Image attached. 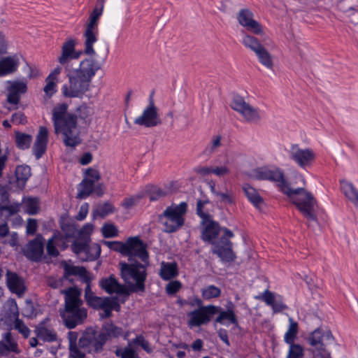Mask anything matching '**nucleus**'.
I'll return each mask as SVG.
<instances>
[{"label": "nucleus", "instance_id": "f257e3e1", "mask_svg": "<svg viewBox=\"0 0 358 358\" xmlns=\"http://www.w3.org/2000/svg\"><path fill=\"white\" fill-rule=\"evenodd\" d=\"M78 115L68 112L66 103H59L52 110V121L55 133L61 135L64 144L66 147L75 148L81 143L80 131L78 127V117L87 120L92 115V109L86 105L79 106Z\"/></svg>", "mask_w": 358, "mask_h": 358}, {"label": "nucleus", "instance_id": "f03ea898", "mask_svg": "<svg viewBox=\"0 0 358 358\" xmlns=\"http://www.w3.org/2000/svg\"><path fill=\"white\" fill-rule=\"evenodd\" d=\"M100 68V64L92 58L81 61L76 69L67 66L65 71L69 83L62 87L63 96L66 98H82L89 90L92 78Z\"/></svg>", "mask_w": 358, "mask_h": 358}, {"label": "nucleus", "instance_id": "7ed1b4c3", "mask_svg": "<svg viewBox=\"0 0 358 358\" xmlns=\"http://www.w3.org/2000/svg\"><path fill=\"white\" fill-rule=\"evenodd\" d=\"M201 231V239L213 245L212 252L217 255L222 261L232 262L236 256L232 250V243L230 238L234 233L220 226L218 222L208 220Z\"/></svg>", "mask_w": 358, "mask_h": 358}, {"label": "nucleus", "instance_id": "20e7f679", "mask_svg": "<svg viewBox=\"0 0 358 358\" xmlns=\"http://www.w3.org/2000/svg\"><path fill=\"white\" fill-rule=\"evenodd\" d=\"M62 293L64 294V309L61 316L65 325L69 329H73L87 317V310L83 306L79 289L70 287L62 290Z\"/></svg>", "mask_w": 358, "mask_h": 358}, {"label": "nucleus", "instance_id": "39448f33", "mask_svg": "<svg viewBox=\"0 0 358 358\" xmlns=\"http://www.w3.org/2000/svg\"><path fill=\"white\" fill-rule=\"evenodd\" d=\"M283 193L288 196L307 220L317 221L315 210L317 203L310 192L303 187L291 188L285 186Z\"/></svg>", "mask_w": 358, "mask_h": 358}, {"label": "nucleus", "instance_id": "423d86ee", "mask_svg": "<svg viewBox=\"0 0 358 358\" xmlns=\"http://www.w3.org/2000/svg\"><path fill=\"white\" fill-rule=\"evenodd\" d=\"M120 271L123 280L136 291H143L146 278L145 266L136 261L120 262Z\"/></svg>", "mask_w": 358, "mask_h": 358}, {"label": "nucleus", "instance_id": "0eeeda50", "mask_svg": "<svg viewBox=\"0 0 358 358\" xmlns=\"http://www.w3.org/2000/svg\"><path fill=\"white\" fill-rule=\"evenodd\" d=\"M186 210L185 202L166 208L159 217L160 222L164 226V231L167 233H173L180 228L184 224L183 215Z\"/></svg>", "mask_w": 358, "mask_h": 358}, {"label": "nucleus", "instance_id": "6e6552de", "mask_svg": "<svg viewBox=\"0 0 358 358\" xmlns=\"http://www.w3.org/2000/svg\"><path fill=\"white\" fill-rule=\"evenodd\" d=\"M288 155L289 159L303 170L312 166L316 157L311 148H302L299 144H292L288 150Z\"/></svg>", "mask_w": 358, "mask_h": 358}, {"label": "nucleus", "instance_id": "1a4fd4ad", "mask_svg": "<svg viewBox=\"0 0 358 358\" xmlns=\"http://www.w3.org/2000/svg\"><path fill=\"white\" fill-rule=\"evenodd\" d=\"M231 107L238 113L247 122L256 124L262 120L260 110L250 105L241 96L236 95L233 97Z\"/></svg>", "mask_w": 358, "mask_h": 358}, {"label": "nucleus", "instance_id": "9d476101", "mask_svg": "<svg viewBox=\"0 0 358 358\" xmlns=\"http://www.w3.org/2000/svg\"><path fill=\"white\" fill-rule=\"evenodd\" d=\"M220 310V306L208 305L190 311L187 314V324L190 328L207 324L210 322L212 317Z\"/></svg>", "mask_w": 358, "mask_h": 358}, {"label": "nucleus", "instance_id": "9b49d317", "mask_svg": "<svg viewBox=\"0 0 358 358\" xmlns=\"http://www.w3.org/2000/svg\"><path fill=\"white\" fill-rule=\"evenodd\" d=\"M105 344L99 331L93 329H87L80 338V348L85 354L101 352Z\"/></svg>", "mask_w": 358, "mask_h": 358}, {"label": "nucleus", "instance_id": "f8f14e48", "mask_svg": "<svg viewBox=\"0 0 358 358\" xmlns=\"http://www.w3.org/2000/svg\"><path fill=\"white\" fill-rule=\"evenodd\" d=\"M129 262L135 261L134 259L138 257L142 262L148 264V253L145 245L138 237H131L126 241V255Z\"/></svg>", "mask_w": 358, "mask_h": 358}, {"label": "nucleus", "instance_id": "ddd939ff", "mask_svg": "<svg viewBox=\"0 0 358 358\" xmlns=\"http://www.w3.org/2000/svg\"><path fill=\"white\" fill-rule=\"evenodd\" d=\"M44 241L41 234H38L34 240L30 241L23 250L25 257L34 262L40 261L43 255Z\"/></svg>", "mask_w": 358, "mask_h": 358}, {"label": "nucleus", "instance_id": "4468645a", "mask_svg": "<svg viewBox=\"0 0 358 358\" xmlns=\"http://www.w3.org/2000/svg\"><path fill=\"white\" fill-rule=\"evenodd\" d=\"M134 123L146 127H152L161 124L157 108L152 101L143 110L142 115L134 120Z\"/></svg>", "mask_w": 358, "mask_h": 358}, {"label": "nucleus", "instance_id": "2eb2a0df", "mask_svg": "<svg viewBox=\"0 0 358 358\" xmlns=\"http://www.w3.org/2000/svg\"><path fill=\"white\" fill-rule=\"evenodd\" d=\"M333 339V335L329 330L317 329L310 334L308 343L315 349L317 348H325L326 344L331 342Z\"/></svg>", "mask_w": 358, "mask_h": 358}, {"label": "nucleus", "instance_id": "dca6fc26", "mask_svg": "<svg viewBox=\"0 0 358 358\" xmlns=\"http://www.w3.org/2000/svg\"><path fill=\"white\" fill-rule=\"evenodd\" d=\"M82 55V52L75 50V43L73 40H69L64 43L62 48V55L58 58V62L62 65H65V68L69 65L73 59H78Z\"/></svg>", "mask_w": 358, "mask_h": 358}, {"label": "nucleus", "instance_id": "f3484780", "mask_svg": "<svg viewBox=\"0 0 358 358\" xmlns=\"http://www.w3.org/2000/svg\"><path fill=\"white\" fill-rule=\"evenodd\" d=\"M98 27L97 24H87L85 28V52L88 55H94L95 51L93 44L97 41Z\"/></svg>", "mask_w": 358, "mask_h": 358}, {"label": "nucleus", "instance_id": "a211bd4d", "mask_svg": "<svg viewBox=\"0 0 358 358\" xmlns=\"http://www.w3.org/2000/svg\"><path fill=\"white\" fill-rule=\"evenodd\" d=\"M27 83L24 81H14L8 88L7 101L8 103L17 105L22 94L27 92Z\"/></svg>", "mask_w": 358, "mask_h": 358}, {"label": "nucleus", "instance_id": "6ab92c4d", "mask_svg": "<svg viewBox=\"0 0 358 358\" xmlns=\"http://www.w3.org/2000/svg\"><path fill=\"white\" fill-rule=\"evenodd\" d=\"M10 352L19 354L20 350L11 333L8 331L2 335V339L0 341V355L7 356Z\"/></svg>", "mask_w": 358, "mask_h": 358}, {"label": "nucleus", "instance_id": "aec40b11", "mask_svg": "<svg viewBox=\"0 0 358 358\" xmlns=\"http://www.w3.org/2000/svg\"><path fill=\"white\" fill-rule=\"evenodd\" d=\"M48 141V131L45 127H41L36 136L33 147V152L37 159H39L45 152Z\"/></svg>", "mask_w": 358, "mask_h": 358}, {"label": "nucleus", "instance_id": "412c9836", "mask_svg": "<svg viewBox=\"0 0 358 358\" xmlns=\"http://www.w3.org/2000/svg\"><path fill=\"white\" fill-rule=\"evenodd\" d=\"M261 299L266 305L271 306L274 313H278L287 308L281 296L276 295L267 289L262 293Z\"/></svg>", "mask_w": 358, "mask_h": 358}, {"label": "nucleus", "instance_id": "4be33fe9", "mask_svg": "<svg viewBox=\"0 0 358 358\" xmlns=\"http://www.w3.org/2000/svg\"><path fill=\"white\" fill-rule=\"evenodd\" d=\"M100 287L108 294H122L125 288L120 284L114 275H111L108 278L101 279L99 281Z\"/></svg>", "mask_w": 358, "mask_h": 358}, {"label": "nucleus", "instance_id": "5701e85b", "mask_svg": "<svg viewBox=\"0 0 358 358\" xmlns=\"http://www.w3.org/2000/svg\"><path fill=\"white\" fill-rule=\"evenodd\" d=\"M6 284L9 289L18 295L24 292V286L23 280L15 273L7 271Z\"/></svg>", "mask_w": 358, "mask_h": 358}, {"label": "nucleus", "instance_id": "b1692460", "mask_svg": "<svg viewBox=\"0 0 358 358\" xmlns=\"http://www.w3.org/2000/svg\"><path fill=\"white\" fill-rule=\"evenodd\" d=\"M100 335L104 339L105 343L107 341L118 338L123 334V329L116 326L112 322H105L99 331Z\"/></svg>", "mask_w": 358, "mask_h": 358}, {"label": "nucleus", "instance_id": "393cba45", "mask_svg": "<svg viewBox=\"0 0 358 358\" xmlns=\"http://www.w3.org/2000/svg\"><path fill=\"white\" fill-rule=\"evenodd\" d=\"M15 321L13 322V328L21 334L24 338L29 336L31 331L24 322L19 319V312L17 303L15 302L10 307Z\"/></svg>", "mask_w": 358, "mask_h": 358}, {"label": "nucleus", "instance_id": "a878e982", "mask_svg": "<svg viewBox=\"0 0 358 358\" xmlns=\"http://www.w3.org/2000/svg\"><path fill=\"white\" fill-rule=\"evenodd\" d=\"M234 305L232 302L229 303L227 310H222L220 308V311L217 313L219 315L215 319V322L224 324V322L227 320L230 324H237L238 321L234 310Z\"/></svg>", "mask_w": 358, "mask_h": 358}, {"label": "nucleus", "instance_id": "bb28decb", "mask_svg": "<svg viewBox=\"0 0 358 358\" xmlns=\"http://www.w3.org/2000/svg\"><path fill=\"white\" fill-rule=\"evenodd\" d=\"M178 274V265L176 262L161 263L159 275L163 280H169L176 277Z\"/></svg>", "mask_w": 358, "mask_h": 358}, {"label": "nucleus", "instance_id": "cd10ccee", "mask_svg": "<svg viewBox=\"0 0 358 358\" xmlns=\"http://www.w3.org/2000/svg\"><path fill=\"white\" fill-rule=\"evenodd\" d=\"M64 276L66 278L70 275H78L82 278L83 281L88 280L90 275L87 270L83 266H76L66 262L64 263Z\"/></svg>", "mask_w": 358, "mask_h": 358}, {"label": "nucleus", "instance_id": "c85d7f7f", "mask_svg": "<svg viewBox=\"0 0 358 358\" xmlns=\"http://www.w3.org/2000/svg\"><path fill=\"white\" fill-rule=\"evenodd\" d=\"M18 66V59L15 57H7L0 61V76L14 72Z\"/></svg>", "mask_w": 358, "mask_h": 358}, {"label": "nucleus", "instance_id": "c756f323", "mask_svg": "<svg viewBox=\"0 0 358 358\" xmlns=\"http://www.w3.org/2000/svg\"><path fill=\"white\" fill-rule=\"evenodd\" d=\"M37 338L45 342H53L57 340V336L55 331L46 327L44 324H40L35 330Z\"/></svg>", "mask_w": 358, "mask_h": 358}, {"label": "nucleus", "instance_id": "7c9ffc66", "mask_svg": "<svg viewBox=\"0 0 358 358\" xmlns=\"http://www.w3.org/2000/svg\"><path fill=\"white\" fill-rule=\"evenodd\" d=\"M341 189L345 196L356 206H358V191L355 186L345 180H341Z\"/></svg>", "mask_w": 358, "mask_h": 358}, {"label": "nucleus", "instance_id": "2f4dec72", "mask_svg": "<svg viewBox=\"0 0 358 358\" xmlns=\"http://www.w3.org/2000/svg\"><path fill=\"white\" fill-rule=\"evenodd\" d=\"M268 180L275 181L278 182V185L283 192L285 186L289 187L285 179V176L282 170L276 166H271L270 173H268Z\"/></svg>", "mask_w": 358, "mask_h": 358}, {"label": "nucleus", "instance_id": "473e14b6", "mask_svg": "<svg viewBox=\"0 0 358 358\" xmlns=\"http://www.w3.org/2000/svg\"><path fill=\"white\" fill-rule=\"evenodd\" d=\"M268 180L275 181L278 182V185L283 192L285 186L289 187L285 179V176L282 170L276 166H271L270 173H268Z\"/></svg>", "mask_w": 358, "mask_h": 358}, {"label": "nucleus", "instance_id": "72a5a7b5", "mask_svg": "<svg viewBox=\"0 0 358 358\" xmlns=\"http://www.w3.org/2000/svg\"><path fill=\"white\" fill-rule=\"evenodd\" d=\"M243 189L248 200L255 207L260 208L261 205L263 203V200L258 194V192H257V190L250 185H249L248 184L244 185L243 187Z\"/></svg>", "mask_w": 358, "mask_h": 358}, {"label": "nucleus", "instance_id": "f704fd0d", "mask_svg": "<svg viewBox=\"0 0 358 358\" xmlns=\"http://www.w3.org/2000/svg\"><path fill=\"white\" fill-rule=\"evenodd\" d=\"M17 186L23 188L26 182L31 176V169L28 166H18L15 170Z\"/></svg>", "mask_w": 358, "mask_h": 358}, {"label": "nucleus", "instance_id": "c9c22d12", "mask_svg": "<svg viewBox=\"0 0 358 358\" xmlns=\"http://www.w3.org/2000/svg\"><path fill=\"white\" fill-rule=\"evenodd\" d=\"M289 327L284 336V341L287 344L294 343V340L298 334V324L292 317L289 319Z\"/></svg>", "mask_w": 358, "mask_h": 358}, {"label": "nucleus", "instance_id": "e433bc0d", "mask_svg": "<svg viewBox=\"0 0 358 358\" xmlns=\"http://www.w3.org/2000/svg\"><path fill=\"white\" fill-rule=\"evenodd\" d=\"M115 354L117 357L120 358H139L138 352L135 348L131 346V343H128V345L123 348H117L115 351Z\"/></svg>", "mask_w": 358, "mask_h": 358}, {"label": "nucleus", "instance_id": "4c0bfd02", "mask_svg": "<svg viewBox=\"0 0 358 358\" xmlns=\"http://www.w3.org/2000/svg\"><path fill=\"white\" fill-rule=\"evenodd\" d=\"M23 207L29 215H36L38 213L39 200L37 198H27L23 200Z\"/></svg>", "mask_w": 358, "mask_h": 358}, {"label": "nucleus", "instance_id": "58836bf2", "mask_svg": "<svg viewBox=\"0 0 358 358\" xmlns=\"http://www.w3.org/2000/svg\"><path fill=\"white\" fill-rule=\"evenodd\" d=\"M94 187V180L85 179L79 185L78 197L85 199L93 192Z\"/></svg>", "mask_w": 358, "mask_h": 358}, {"label": "nucleus", "instance_id": "ea45409f", "mask_svg": "<svg viewBox=\"0 0 358 358\" xmlns=\"http://www.w3.org/2000/svg\"><path fill=\"white\" fill-rule=\"evenodd\" d=\"M255 55L262 65L268 69H271L273 67V63L272 57L264 46L259 49Z\"/></svg>", "mask_w": 358, "mask_h": 358}, {"label": "nucleus", "instance_id": "a19ab883", "mask_svg": "<svg viewBox=\"0 0 358 358\" xmlns=\"http://www.w3.org/2000/svg\"><path fill=\"white\" fill-rule=\"evenodd\" d=\"M242 43L245 48L251 50L255 53L263 47L256 38L248 34H244Z\"/></svg>", "mask_w": 358, "mask_h": 358}, {"label": "nucleus", "instance_id": "79ce46f5", "mask_svg": "<svg viewBox=\"0 0 358 358\" xmlns=\"http://www.w3.org/2000/svg\"><path fill=\"white\" fill-rule=\"evenodd\" d=\"M32 141V136L29 134L17 132L15 134V143L21 150H25L29 148L31 142Z\"/></svg>", "mask_w": 358, "mask_h": 358}, {"label": "nucleus", "instance_id": "37998d69", "mask_svg": "<svg viewBox=\"0 0 358 358\" xmlns=\"http://www.w3.org/2000/svg\"><path fill=\"white\" fill-rule=\"evenodd\" d=\"M146 192L149 196L150 200L152 201H157L167 195L166 191L152 185L146 187Z\"/></svg>", "mask_w": 358, "mask_h": 358}, {"label": "nucleus", "instance_id": "c03bdc74", "mask_svg": "<svg viewBox=\"0 0 358 358\" xmlns=\"http://www.w3.org/2000/svg\"><path fill=\"white\" fill-rule=\"evenodd\" d=\"M222 137L220 134L213 136L210 142L205 148L204 152L206 154H212L217 152L219 148L222 145Z\"/></svg>", "mask_w": 358, "mask_h": 358}, {"label": "nucleus", "instance_id": "a18cd8bd", "mask_svg": "<svg viewBox=\"0 0 358 358\" xmlns=\"http://www.w3.org/2000/svg\"><path fill=\"white\" fill-rule=\"evenodd\" d=\"M87 304L94 308L99 309L101 307L106 306L108 302H110L108 297H99L94 295V294L90 298L86 299Z\"/></svg>", "mask_w": 358, "mask_h": 358}, {"label": "nucleus", "instance_id": "49530a36", "mask_svg": "<svg viewBox=\"0 0 358 358\" xmlns=\"http://www.w3.org/2000/svg\"><path fill=\"white\" fill-rule=\"evenodd\" d=\"M221 290L215 285H209L201 291V295L204 299L209 300L220 296Z\"/></svg>", "mask_w": 358, "mask_h": 358}, {"label": "nucleus", "instance_id": "de8ad7c7", "mask_svg": "<svg viewBox=\"0 0 358 358\" xmlns=\"http://www.w3.org/2000/svg\"><path fill=\"white\" fill-rule=\"evenodd\" d=\"M103 245L109 249L120 252L122 255H126V241L124 243L120 241H103Z\"/></svg>", "mask_w": 358, "mask_h": 358}, {"label": "nucleus", "instance_id": "09e8293b", "mask_svg": "<svg viewBox=\"0 0 358 358\" xmlns=\"http://www.w3.org/2000/svg\"><path fill=\"white\" fill-rule=\"evenodd\" d=\"M113 213V207L110 203H105L103 204L99 205L94 210V216L99 215L101 217H104L106 215Z\"/></svg>", "mask_w": 358, "mask_h": 358}, {"label": "nucleus", "instance_id": "8fccbe9b", "mask_svg": "<svg viewBox=\"0 0 358 358\" xmlns=\"http://www.w3.org/2000/svg\"><path fill=\"white\" fill-rule=\"evenodd\" d=\"M55 80L52 76H48L45 79L46 85L43 90L48 98H50L57 92Z\"/></svg>", "mask_w": 358, "mask_h": 358}, {"label": "nucleus", "instance_id": "3c124183", "mask_svg": "<svg viewBox=\"0 0 358 358\" xmlns=\"http://www.w3.org/2000/svg\"><path fill=\"white\" fill-rule=\"evenodd\" d=\"M209 203L208 199L198 200L196 203V213L203 221H208L210 218L209 213L205 210L204 207Z\"/></svg>", "mask_w": 358, "mask_h": 358}, {"label": "nucleus", "instance_id": "603ef678", "mask_svg": "<svg viewBox=\"0 0 358 358\" xmlns=\"http://www.w3.org/2000/svg\"><path fill=\"white\" fill-rule=\"evenodd\" d=\"M131 344V346L138 345L141 346L145 352L150 353L152 351L150 343L142 335L137 336L134 339L129 342Z\"/></svg>", "mask_w": 358, "mask_h": 358}, {"label": "nucleus", "instance_id": "864d4df0", "mask_svg": "<svg viewBox=\"0 0 358 358\" xmlns=\"http://www.w3.org/2000/svg\"><path fill=\"white\" fill-rule=\"evenodd\" d=\"M101 232L104 238H113L117 236L118 229L113 224H105L101 227Z\"/></svg>", "mask_w": 358, "mask_h": 358}, {"label": "nucleus", "instance_id": "5fc2aeb1", "mask_svg": "<svg viewBox=\"0 0 358 358\" xmlns=\"http://www.w3.org/2000/svg\"><path fill=\"white\" fill-rule=\"evenodd\" d=\"M20 208V204L17 202H13L10 205L0 206V215L6 212L7 216H11L16 214Z\"/></svg>", "mask_w": 358, "mask_h": 358}, {"label": "nucleus", "instance_id": "6e6d98bb", "mask_svg": "<svg viewBox=\"0 0 358 358\" xmlns=\"http://www.w3.org/2000/svg\"><path fill=\"white\" fill-rule=\"evenodd\" d=\"M289 345V349L287 358H302L303 356V349L299 344L292 343Z\"/></svg>", "mask_w": 358, "mask_h": 358}, {"label": "nucleus", "instance_id": "4d7b16f0", "mask_svg": "<svg viewBox=\"0 0 358 358\" xmlns=\"http://www.w3.org/2000/svg\"><path fill=\"white\" fill-rule=\"evenodd\" d=\"M50 238H53V242L58 248L64 250L67 247V236H64L62 233L55 232Z\"/></svg>", "mask_w": 358, "mask_h": 358}, {"label": "nucleus", "instance_id": "13d9d810", "mask_svg": "<svg viewBox=\"0 0 358 358\" xmlns=\"http://www.w3.org/2000/svg\"><path fill=\"white\" fill-rule=\"evenodd\" d=\"M271 166H262L254 170V176L259 180H268Z\"/></svg>", "mask_w": 358, "mask_h": 358}, {"label": "nucleus", "instance_id": "bf43d9fd", "mask_svg": "<svg viewBox=\"0 0 358 358\" xmlns=\"http://www.w3.org/2000/svg\"><path fill=\"white\" fill-rule=\"evenodd\" d=\"M253 14L248 9H242L238 15V22H257L252 19Z\"/></svg>", "mask_w": 358, "mask_h": 358}, {"label": "nucleus", "instance_id": "052dcab7", "mask_svg": "<svg viewBox=\"0 0 358 358\" xmlns=\"http://www.w3.org/2000/svg\"><path fill=\"white\" fill-rule=\"evenodd\" d=\"M246 31L254 34L262 36L264 34V29L261 24H241Z\"/></svg>", "mask_w": 358, "mask_h": 358}, {"label": "nucleus", "instance_id": "680f3d73", "mask_svg": "<svg viewBox=\"0 0 358 358\" xmlns=\"http://www.w3.org/2000/svg\"><path fill=\"white\" fill-rule=\"evenodd\" d=\"M56 244L53 242V238H49L46 243L47 254L52 257H57L59 253Z\"/></svg>", "mask_w": 358, "mask_h": 358}, {"label": "nucleus", "instance_id": "e2e57ef3", "mask_svg": "<svg viewBox=\"0 0 358 358\" xmlns=\"http://www.w3.org/2000/svg\"><path fill=\"white\" fill-rule=\"evenodd\" d=\"M216 196L220 197V201L224 203L231 204L234 202V194L228 190L224 192H219Z\"/></svg>", "mask_w": 358, "mask_h": 358}, {"label": "nucleus", "instance_id": "0e129e2a", "mask_svg": "<svg viewBox=\"0 0 358 358\" xmlns=\"http://www.w3.org/2000/svg\"><path fill=\"white\" fill-rule=\"evenodd\" d=\"M22 315L29 318L36 316V311L32 302L27 301L26 305L22 310Z\"/></svg>", "mask_w": 358, "mask_h": 358}, {"label": "nucleus", "instance_id": "69168bd1", "mask_svg": "<svg viewBox=\"0 0 358 358\" xmlns=\"http://www.w3.org/2000/svg\"><path fill=\"white\" fill-rule=\"evenodd\" d=\"M143 194H137L136 196H133L129 198H126L122 203V206L126 208H130L132 206H135L141 199H142Z\"/></svg>", "mask_w": 358, "mask_h": 358}, {"label": "nucleus", "instance_id": "338daca9", "mask_svg": "<svg viewBox=\"0 0 358 358\" xmlns=\"http://www.w3.org/2000/svg\"><path fill=\"white\" fill-rule=\"evenodd\" d=\"M230 172V170L227 166L225 164L221 166H214L212 167V173L215 174L218 177H222L228 175Z\"/></svg>", "mask_w": 358, "mask_h": 358}, {"label": "nucleus", "instance_id": "774afa93", "mask_svg": "<svg viewBox=\"0 0 358 358\" xmlns=\"http://www.w3.org/2000/svg\"><path fill=\"white\" fill-rule=\"evenodd\" d=\"M314 358H331L330 352L325 348H317L313 350Z\"/></svg>", "mask_w": 358, "mask_h": 358}]
</instances>
